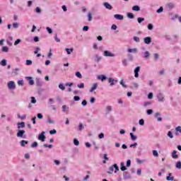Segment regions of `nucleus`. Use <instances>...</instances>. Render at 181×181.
Wrapping results in <instances>:
<instances>
[{"mask_svg":"<svg viewBox=\"0 0 181 181\" xmlns=\"http://www.w3.org/2000/svg\"><path fill=\"white\" fill-rule=\"evenodd\" d=\"M156 98L158 99V103H164L165 102V95L162 93H158L156 95Z\"/></svg>","mask_w":181,"mask_h":181,"instance_id":"3","label":"nucleus"},{"mask_svg":"<svg viewBox=\"0 0 181 181\" xmlns=\"http://www.w3.org/2000/svg\"><path fill=\"white\" fill-rule=\"evenodd\" d=\"M59 88H60V90H66V87H64V85H63V83H60L59 85Z\"/></svg>","mask_w":181,"mask_h":181,"instance_id":"44","label":"nucleus"},{"mask_svg":"<svg viewBox=\"0 0 181 181\" xmlns=\"http://www.w3.org/2000/svg\"><path fill=\"white\" fill-rule=\"evenodd\" d=\"M176 153H177V151H173V153H172L173 159H177V158H179V156Z\"/></svg>","mask_w":181,"mask_h":181,"instance_id":"20","label":"nucleus"},{"mask_svg":"<svg viewBox=\"0 0 181 181\" xmlns=\"http://www.w3.org/2000/svg\"><path fill=\"white\" fill-rule=\"evenodd\" d=\"M120 170H122V172H125V170H127V167H125V163H124V162H122L120 163Z\"/></svg>","mask_w":181,"mask_h":181,"instance_id":"19","label":"nucleus"},{"mask_svg":"<svg viewBox=\"0 0 181 181\" xmlns=\"http://www.w3.org/2000/svg\"><path fill=\"white\" fill-rule=\"evenodd\" d=\"M172 176V173H169L168 174V176L166 177V180H171V181H173L175 180V177H171Z\"/></svg>","mask_w":181,"mask_h":181,"instance_id":"24","label":"nucleus"},{"mask_svg":"<svg viewBox=\"0 0 181 181\" xmlns=\"http://www.w3.org/2000/svg\"><path fill=\"white\" fill-rule=\"evenodd\" d=\"M17 83L18 86H23V80L18 81Z\"/></svg>","mask_w":181,"mask_h":181,"instance_id":"60","label":"nucleus"},{"mask_svg":"<svg viewBox=\"0 0 181 181\" xmlns=\"http://www.w3.org/2000/svg\"><path fill=\"white\" fill-rule=\"evenodd\" d=\"M168 136L171 139L173 138V134H172V132H168Z\"/></svg>","mask_w":181,"mask_h":181,"instance_id":"62","label":"nucleus"},{"mask_svg":"<svg viewBox=\"0 0 181 181\" xmlns=\"http://www.w3.org/2000/svg\"><path fill=\"white\" fill-rule=\"evenodd\" d=\"M21 39H17L14 42V46H18L21 43Z\"/></svg>","mask_w":181,"mask_h":181,"instance_id":"48","label":"nucleus"},{"mask_svg":"<svg viewBox=\"0 0 181 181\" xmlns=\"http://www.w3.org/2000/svg\"><path fill=\"white\" fill-rule=\"evenodd\" d=\"M17 128L18 129H21V128H25V122H18Z\"/></svg>","mask_w":181,"mask_h":181,"instance_id":"14","label":"nucleus"},{"mask_svg":"<svg viewBox=\"0 0 181 181\" xmlns=\"http://www.w3.org/2000/svg\"><path fill=\"white\" fill-rule=\"evenodd\" d=\"M18 118H21L22 120L26 119V115H23L22 116L18 115Z\"/></svg>","mask_w":181,"mask_h":181,"instance_id":"45","label":"nucleus"},{"mask_svg":"<svg viewBox=\"0 0 181 181\" xmlns=\"http://www.w3.org/2000/svg\"><path fill=\"white\" fill-rule=\"evenodd\" d=\"M149 56H151V54L148 51H146L144 52V59H149Z\"/></svg>","mask_w":181,"mask_h":181,"instance_id":"32","label":"nucleus"},{"mask_svg":"<svg viewBox=\"0 0 181 181\" xmlns=\"http://www.w3.org/2000/svg\"><path fill=\"white\" fill-rule=\"evenodd\" d=\"M81 105L83 106V107H86V105H87V100H83L81 103Z\"/></svg>","mask_w":181,"mask_h":181,"instance_id":"64","label":"nucleus"},{"mask_svg":"<svg viewBox=\"0 0 181 181\" xmlns=\"http://www.w3.org/2000/svg\"><path fill=\"white\" fill-rule=\"evenodd\" d=\"M123 179L127 180V179H131V174L128 172L123 173Z\"/></svg>","mask_w":181,"mask_h":181,"instance_id":"10","label":"nucleus"},{"mask_svg":"<svg viewBox=\"0 0 181 181\" xmlns=\"http://www.w3.org/2000/svg\"><path fill=\"white\" fill-rule=\"evenodd\" d=\"M180 134H181V127L178 126L175 128V135H176V136H179V135H180Z\"/></svg>","mask_w":181,"mask_h":181,"instance_id":"12","label":"nucleus"},{"mask_svg":"<svg viewBox=\"0 0 181 181\" xmlns=\"http://www.w3.org/2000/svg\"><path fill=\"white\" fill-rule=\"evenodd\" d=\"M35 83H36L37 87H42V79L36 78Z\"/></svg>","mask_w":181,"mask_h":181,"instance_id":"18","label":"nucleus"},{"mask_svg":"<svg viewBox=\"0 0 181 181\" xmlns=\"http://www.w3.org/2000/svg\"><path fill=\"white\" fill-rule=\"evenodd\" d=\"M133 40H134V42H136V43H139V42H141V40H139V37L136 36L133 37Z\"/></svg>","mask_w":181,"mask_h":181,"instance_id":"39","label":"nucleus"},{"mask_svg":"<svg viewBox=\"0 0 181 181\" xmlns=\"http://www.w3.org/2000/svg\"><path fill=\"white\" fill-rule=\"evenodd\" d=\"M139 71H141V67L136 66L134 69V77L136 78H138V77H139Z\"/></svg>","mask_w":181,"mask_h":181,"instance_id":"8","label":"nucleus"},{"mask_svg":"<svg viewBox=\"0 0 181 181\" xmlns=\"http://www.w3.org/2000/svg\"><path fill=\"white\" fill-rule=\"evenodd\" d=\"M1 66H6V59H3L0 64Z\"/></svg>","mask_w":181,"mask_h":181,"instance_id":"55","label":"nucleus"},{"mask_svg":"<svg viewBox=\"0 0 181 181\" xmlns=\"http://www.w3.org/2000/svg\"><path fill=\"white\" fill-rule=\"evenodd\" d=\"M95 62H96L97 63L100 62L101 61V59H103V57H101L98 54H95Z\"/></svg>","mask_w":181,"mask_h":181,"instance_id":"21","label":"nucleus"},{"mask_svg":"<svg viewBox=\"0 0 181 181\" xmlns=\"http://www.w3.org/2000/svg\"><path fill=\"white\" fill-rule=\"evenodd\" d=\"M88 29H90V27L87 26V25H85L83 26V32H88Z\"/></svg>","mask_w":181,"mask_h":181,"instance_id":"53","label":"nucleus"},{"mask_svg":"<svg viewBox=\"0 0 181 181\" xmlns=\"http://www.w3.org/2000/svg\"><path fill=\"white\" fill-rule=\"evenodd\" d=\"M13 27L14 28V29H18L19 28V23H13Z\"/></svg>","mask_w":181,"mask_h":181,"instance_id":"52","label":"nucleus"},{"mask_svg":"<svg viewBox=\"0 0 181 181\" xmlns=\"http://www.w3.org/2000/svg\"><path fill=\"white\" fill-rule=\"evenodd\" d=\"M114 18H116L117 21H122L124 19V16L121 14H115Z\"/></svg>","mask_w":181,"mask_h":181,"instance_id":"13","label":"nucleus"},{"mask_svg":"<svg viewBox=\"0 0 181 181\" xmlns=\"http://www.w3.org/2000/svg\"><path fill=\"white\" fill-rule=\"evenodd\" d=\"M128 52H129V53H138V49H136V48L129 49Z\"/></svg>","mask_w":181,"mask_h":181,"instance_id":"28","label":"nucleus"},{"mask_svg":"<svg viewBox=\"0 0 181 181\" xmlns=\"http://www.w3.org/2000/svg\"><path fill=\"white\" fill-rule=\"evenodd\" d=\"M103 5L105 8H106V9H109V11H111V9H112V6H111V4H110L108 2H105Z\"/></svg>","mask_w":181,"mask_h":181,"instance_id":"15","label":"nucleus"},{"mask_svg":"<svg viewBox=\"0 0 181 181\" xmlns=\"http://www.w3.org/2000/svg\"><path fill=\"white\" fill-rule=\"evenodd\" d=\"M98 80H101V81H104V80H107V76L105 75H100L98 76Z\"/></svg>","mask_w":181,"mask_h":181,"instance_id":"22","label":"nucleus"},{"mask_svg":"<svg viewBox=\"0 0 181 181\" xmlns=\"http://www.w3.org/2000/svg\"><path fill=\"white\" fill-rule=\"evenodd\" d=\"M114 169H115V173H117V172L119 170V167H118V165H117V163H115L109 168V171H107V173H109V175H111V173L114 172Z\"/></svg>","mask_w":181,"mask_h":181,"instance_id":"1","label":"nucleus"},{"mask_svg":"<svg viewBox=\"0 0 181 181\" xmlns=\"http://www.w3.org/2000/svg\"><path fill=\"white\" fill-rule=\"evenodd\" d=\"M146 113L148 115H151V114L153 113V110H152L151 109H148L146 110Z\"/></svg>","mask_w":181,"mask_h":181,"instance_id":"51","label":"nucleus"},{"mask_svg":"<svg viewBox=\"0 0 181 181\" xmlns=\"http://www.w3.org/2000/svg\"><path fill=\"white\" fill-rule=\"evenodd\" d=\"M57 131L56 129H52L49 131L50 135H54V134H57Z\"/></svg>","mask_w":181,"mask_h":181,"instance_id":"54","label":"nucleus"},{"mask_svg":"<svg viewBox=\"0 0 181 181\" xmlns=\"http://www.w3.org/2000/svg\"><path fill=\"white\" fill-rule=\"evenodd\" d=\"M108 81L110 84V86H115L117 83H118V80L114 78H109Z\"/></svg>","mask_w":181,"mask_h":181,"instance_id":"6","label":"nucleus"},{"mask_svg":"<svg viewBox=\"0 0 181 181\" xmlns=\"http://www.w3.org/2000/svg\"><path fill=\"white\" fill-rule=\"evenodd\" d=\"M7 87L9 90H15V88H16V85L13 81H10L7 83Z\"/></svg>","mask_w":181,"mask_h":181,"instance_id":"4","label":"nucleus"},{"mask_svg":"<svg viewBox=\"0 0 181 181\" xmlns=\"http://www.w3.org/2000/svg\"><path fill=\"white\" fill-rule=\"evenodd\" d=\"M25 78L27 80H29L28 83L30 86H33V84H35V81H33V78H32V76H27L25 77Z\"/></svg>","mask_w":181,"mask_h":181,"instance_id":"11","label":"nucleus"},{"mask_svg":"<svg viewBox=\"0 0 181 181\" xmlns=\"http://www.w3.org/2000/svg\"><path fill=\"white\" fill-rule=\"evenodd\" d=\"M139 125H141V126L145 125V120H144V119H141L139 121Z\"/></svg>","mask_w":181,"mask_h":181,"instance_id":"43","label":"nucleus"},{"mask_svg":"<svg viewBox=\"0 0 181 181\" xmlns=\"http://www.w3.org/2000/svg\"><path fill=\"white\" fill-rule=\"evenodd\" d=\"M98 87V83H93L92 88L90 89V93H93L94 91V90H97Z\"/></svg>","mask_w":181,"mask_h":181,"instance_id":"17","label":"nucleus"},{"mask_svg":"<svg viewBox=\"0 0 181 181\" xmlns=\"http://www.w3.org/2000/svg\"><path fill=\"white\" fill-rule=\"evenodd\" d=\"M31 103L36 104V98L35 97H31Z\"/></svg>","mask_w":181,"mask_h":181,"instance_id":"57","label":"nucleus"},{"mask_svg":"<svg viewBox=\"0 0 181 181\" xmlns=\"http://www.w3.org/2000/svg\"><path fill=\"white\" fill-rule=\"evenodd\" d=\"M2 52H5V53H8V52H9V48H8V47H3Z\"/></svg>","mask_w":181,"mask_h":181,"instance_id":"42","label":"nucleus"},{"mask_svg":"<svg viewBox=\"0 0 181 181\" xmlns=\"http://www.w3.org/2000/svg\"><path fill=\"white\" fill-rule=\"evenodd\" d=\"M123 66H128V61L127 59H124L122 62Z\"/></svg>","mask_w":181,"mask_h":181,"instance_id":"50","label":"nucleus"},{"mask_svg":"<svg viewBox=\"0 0 181 181\" xmlns=\"http://www.w3.org/2000/svg\"><path fill=\"white\" fill-rule=\"evenodd\" d=\"M77 87H78V88H84V83H81L80 84H78Z\"/></svg>","mask_w":181,"mask_h":181,"instance_id":"56","label":"nucleus"},{"mask_svg":"<svg viewBox=\"0 0 181 181\" xmlns=\"http://www.w3.org/2000/svg\"><path fill=\"white\" fill-rule=\"evenodd\" d=\"M69 107L66 105H62V112H65L66 114H69Z\"/></svg>","mask_w":181,"mask_h":181,"instance_id":"16","label":"nucleus"},{"mask_svg":"<svg viewBox=\"0 0 181 181\" xmlns=\"http://www.w3.org/2000/svg\"><path fill=\"white\" fill-rule=\"evenodd\" d=\"M168 8H169V9H173V8H175V4L173 3H169L167 5Z\"/></svg>","mask_w":181,"mask_h":181,"instance_id":"31","label":"nucleus"},{"mask_svg":"<svg viewBox=\"0 0 181 181\" xmlns=\"http://www.w3.org/2000/svg\"><path fill=\"white\" fill-rule=\"evenodd\" d=\"M65 50H66L67 54H71V53H73V51L74 50V49H73V48H70V49L66 48Z\"/></svg>","mask_w":181,"mask_h":181,"instance_id":"27","label":"nucleus"},{"mask_svg":"<svg viewBox=\"0 0 181 181\" xmlns=\"http://www.w3.org/2000/svg\"><path fill=\"white\" fill-rule=\"evenodd\" d=\"M120 85L124 87V88H127V85H125V83H124V79H122L120 81Z\"/></svg>","mask_w":181,"mask_h":181,"instance_id":"49","label":"nucleus"},{"mask_svg":"<svg viewBox=\"0 0 181 181\" xmlns=\"http://www.w3.org/2000/svg\"><path fill=\"white\" fill-rule=\"evenodd\" d=\"M175 167L177 168V169H181V162L180 161H177L176 163Z\"/></svg>","mask_w":181,"mask_h":181,"instance_id":"40","label":"nucleus"},{"mask_svg":"<svg viewBox=\"0 0 181 181\" xmlns=\"http://www.w3.org/2000/svg\"><path fill=\"white\" fill-rule=\"evenodd\" d=\"M144 21H145V18H144L139 17V18H137V22H138V23H142V22H144Z\"/></svg>","mask_w":181,"mask_h":181,"instance_id":"33","label":"nucleus"},{"mask_svg":"<svg viewBox=\"0 0 181 181\" xmlns=\"http://www.w3.org/2000/svg\"><path fill=\"white\" fill-rule=\"evenodd\" d=\"M75 75L76 76V77H78V78H82L83 76L81 75V73H80L79 71L76 72Z\"/></svg>","mask_w":181,"mask_h":181,"instance_id":"36","label":"nucleus"},{"mask_svg":"<svg viewBox=\"0 0 181 181\" xmlns=\"http://www.w3.org/2000/svg\"><path fill=\"white\" fill-rule=\"evenodd\" d=\"M25 64H26V66H30V65L32 64V60H30V59H27V60L25 61Z\"/></svg>","mask_w":181,"mask_h":181,"instance_id":"46","label":"nucleus"},{"mask_svg":"<svg viewBox=\"0 0 181 181\" xmlns=\"http://www.w3.org/2000/svg\"><path fill=\"white\" fill-rule=\"evenodd\" d=\"M132 11H135L136 12H139V11H141V7H139V6H134L132 7Z\"/></svg>","mask_w":181,"mask_h":181,"instance_id":"23","label":"nucleus"},{"mask_svg":"<svg viewBox=\"0 0 181 181\" xmlns=\"http://www.w3.org/2000/svg\"><path fill=\"white\" fill-rule=\"evenodd\" d=\"M74 144L76 146H78V145H80V141H78V140L77 139H74Z\"/></svg>","mask_w":181,"mask_h":181,"instance_id":"35","label":"nucleus"},{"mask_svg":"<svg viewBox=\"0 0 181 181\" xmlns=\"http://www.w3.org/2000/svg\"><path fill=\"white\" fill-rule=\"evenodd\" d=\"M45 132H42L38 136L39 141H42V142H45V140L46 139V136H45Z\"/></svg>","mask_w":181,"mask_h":181,"instance_id":"7","label":"nucleus"},{"mask_svg":"<svg viewBox=\"0 0 181 181\" xmlns=\"http://www.w3.org/2000/svg\"><path fill=\"white\" fill-rule=\"evenodd\" d=\"M103 56H105V57H115V54L108 50L104 51Z\"/></svg>","mask_w":181,"mask_h":181,"instance_id":"5","label":"nucleus"},{"mask_svg":"<svg viewBox=\"0 0 181 181\" xmlns=\"http://www.w3.org/2000/svg\"><path fill=\"white\" fill-rule=\"evenodd\" d=\"M132 141H136V136L134 135V133H130Z\"/></svg>","mask_w":181,"mask_h":181,"instance_id":"34","label":"nucleus"},{"mask_svg":"<svg viewBox=\"0 0 181 181\" xmlns=\"http://www.w3.org/2000/svg\"><path fill=\"white\" fill-rule=\"evenodd\" d=\"M148 30H152L153 29V24L149 23L148 25Z\"/></svg>","mask_w":181,"mask_h":181,"instance_id":"47","label":"nucleus"},{"mask_svg":"<svg viewBox=\"0 0 181 181\" xmlns=\"http://www.w3.org/2000/svg\"><path fill=\"white\" fill-rule=\"evenodd\" d=\"M47 122L48 124H54L55 122H54V120H53V119H52V117H47Z\"/></svg>","mask_w":181,"mask_h":181,"instance_id":"29","label":"nucleus"},{"mask_svg":"<svg viewBox=\"0 0 181 181\" xmlns=\"http://www.w3.org/2000/svg\"><path fill=\"white\" fill-rule=\"evenodd\" d=\"M74 101H80V96H74Z\"/></svg>","mask_w":181,"mask_h":181,"instance_id":"63","label":"nucleus"},{"mask_svg":"<svg viewBox=\"0 0 181 181\" xmlns=\"http://www.w3.org/2000/svg\"><path fill=\"white\" fill-rule=\"evenodd\" d=\"M127 16L129 19H134V18H135V16L132 13H127Z\"/></svg>","mask_w":181,"mask_h":181,"instance_id":"30","label":"nucleus"},{"mask_svg":"<svg viewBox=\"0 0 181 181\" xmlns=\"http://www.w3.org/2000/svg\"><path fill=\"white\" fill-rule=\"evenodd\" d=\"M21 146H25V145H28V144H29V141H25V140H21Z\"/></svg>","mask_w":181,"mask_h":181,"instance_id":"25","label":"nucleus"},{"mask_svg":"<svg viewBox=\"0 0 181 181\" xmlns=\"http://www.w3.org/2000/svg\"><path fill=\"white\" fill-rule=\"evenodd\" d=\"M83 129H84V126L83 125V124L80 123L78 125V131H83Z\"/></svg>","mask_w":181,"mask_h":181,"instance_id":"41","label":"nucleus"},{"mask_svg":"<svg viewBox=\"0 0 181 181\" xmlns=\"http://www.w3.org/2000/svg\"><path fill=\"white\" fill-rule=\"evenodd\" d=\"M112 111V106H107L106 107V114H110V112Z\"/></svg>","mask_w":181,"mask_h":181,"instance_id":"26","label":"nucleus"},{"mask_svg":"<svg viewBox=\"0 0 181 181\" xmlns=\"http://www.w3.org/2000/svg\"><path fill=\"white\" fill-rule=\"evenodd\" d=\"M157 13H160L163 12V7H160L159 9L156 11Z\"/></svg>","mask_w":181,"mask_h":181,"instance_id":"58","label":"nucleus"},{"mask_svg":"<svg viewBox=\"0 0 181 181\" xmlns=\"http://www.w3.org/2000/svg\"><path fill=\"white\" fill-rule=\"evenodd\" d=\"M37 147V142L35 141L32 144L31 148H36Z\"/></svg>","mask_w":181,"mask_h":181,"instance_id":"59","label":"nucleus"},{"mask_svg":"<svg viewBox=\"0 0 181 181\" xmlns=\"http://www.w3.org/2000/svg\"><path fill=\"white\" fill-rule=\"evenodd\" d=\"M25 130L24 129H19L17 132V137L18 138H23L24 139H26V135H25Z\"/></svg>","mask_w":181,"mask_h":181,"instance_id":"2","label":"nucleus"},{"mask_svg":"<svg viewBox=\"0 0 181 181\" xmlns=\"http://www.w3.org/2000/svg\"><path fill=\"white\" fill-rule=\"evenodd\" d=\"M151 104H152V103L145 102L144 104V107H148V105H151Z\"/></svg>","mask_w":181,"mask_h":181,"instance_id":"61","label":"nucleus"},{"mask_svg":"<svg viewBox=\"0 0 181 181\" xmlns=\"http://www.w3.org/2000/svg\"><path fill=\"white\" fill-rule=\"evenodd\" d=\"M144 42L146 45H151V43H152V37H146L144 38Z\"/></svg>","mask_w":181,"mask_h":181,"instance_id":"9","label":"nucleus"},{"mask_svg":"<svg viewBox=\"0 0 181 181\" xmlns=\"http://www.w3.org/2000/svg\"><path fill=\"white\" fill-rule=\"evenodd\" d=\"M153 155L156 158H158V156H159V153H158V151H156V150H153Z\"/></svg>","mask_w":181,"mask_h":181,"instance_id":"38","label":"nucleus"},{"mask_svg":"<svg viewBox=\"0 0 181 181\" xmlns=\"http://www.w3.org/2000/svg\"><path fill=\"white\" fill-rule=\"evenodd\" d=\"M88 20L89 22H91V21H93V16L91 15V13H88Z\"/></svg>","mask_w":181,"mask_h":181,"instance_id":"37","label":"nucleus"}]
</instances>
